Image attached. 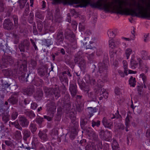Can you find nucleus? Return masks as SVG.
Masks as SVG:
<instances>
[{"mask_svg": "<svg viewBox=\"0 0 150 150\" xmlns=\"http://www.w3.org/2000/svg\"><path fill=\"white\" fill-rule=\"evenodd\" d=\"M107 0H98L96 3H93L91 0H81L80 7H86L89 5L92 8H103L106 11H112L113 13L123 15L127 13L132 16L140 17L141 14L139 13L138 7L134 5V2L140 3L134 0L132 4L123 0H113L111 4L106 3Z\"/></svg>", "mask_w": 150, "mask_h": 150, "instance_id": "nucleus-1", "label": "nucleus"}, {"mask_svg": "<svg viewBox=\"0 0 150 150\" xmlns=\"http://www.w3.org/2000/svg\"><path fill=\"white\" fill-rule=\"evenodd\" d=\"M47 107L48 110L47 114L48 116L44 115V118L49 121L52 119L54 114L56 112V106L52 100H49L48 101Z\"/></svg>", "mask_w": 150, "mask_h": 150, "instance_id": "nucleus-2", "label": "nucleus"}, {"mask_svg": "<svg viewBox=\"0 0 150 150\" xmlns=\"http://www.w3.org/2000/svg\"><path fill=\"white\" fill-rule=\"evenodd\" d=\"M21 62L18 61V66H20L21 68L18 70L16 69H14L13 70H11V73L12 75L11 76H12L14 78H16L19 75H20V74L21 73V71L23 69V71H25L27 70V62L24 59L22 62V63L21 64Z\"/></svg>", "mask_w": 150, "mask_h": 150, "instance_id": "nucleus-3", "label": "nucleus"}, {"mask_svg": "<svg viewBox=\"0 0 150 150\" xmlns=\"http://www.w3.org/2000/svg\"><path fill=\"white\" fill-rule=\"evenodd\" d=\"M98 71H97L98 74H96V76L97 77L99 75L98 72L100 74L101 76H105L107 74L108 68L107 60H104L102 62L99 63L98 64Z\"/></svg>", "mask_w": 150, "mask_h": 150, "instance_id": "nucleus-4", "label": "nucleus"}, {"mask_svg": "<svg viewBox=\"0 0 150 150\" xmlns=\"http://www.w3.org/2000/svg\"><path fill=\"white\" fill-rule=\"evenodd\" d=\"M99 132V135L102 139L107 141H111L112 133L110 131L107 130L104 131L103 129H100Z\"/></svg>", "mask_w": 150, "mask_h": 150, "instance_id": "nucleus-5", "label": "nucleus"}, {"mask_svg": "<svg viewBox=\"0 0 150 150\" xmlns=\"http://www.w3.org/2000/svg\"><path fill=\"white\" fill-rule=\"evenodd\" d=\"M30 42L27 39H25L21 41L18 45V48L20 52H24L25 49L27 50H29L30 49Z\"/></svg>", "mask_w": 150, "mask_h": 150, "instance_id": "nucleus-6", "label": "nucleus"}, {"mask_svg": "<svg viewBox=\"0 0 150 150\" xmlns=\"http://www.w3.org/2000/svg\"><path fill=\"white\" fill-rule=\"evenodd\" d=\"M26 73L21 71V73L20 74V75L18 76L19 79L21 82H23L27 81H33V78H31V75L30 74L27 73L26 76L25 77Z\"/></svg>", "mask_w": 150, "mask_h": 150, "instance_id": "nucleus-7", "label": "nucleus"}, {"mask_svg": "<svg viewBox=\"0 0 150 150\" xmlns=\"http://www.w3.org/2000/svg\"><path fill=\"white\" fill-rule=\"evenodd\" d=\"M139 63V69L145 74L147 73L149 70V67L147 63H143V61L140 57L137 58Z\"/></svg>", "mask_w": 150, "mask_h": 150, "instance_id": "nucleus-8", "label": "nucleus"}, {"mask_svg": "<svg viewBox=\"0 0 150 150\" xmlns=\"http://www.w3.org/2000/svg\"><path fill=\"white\" fill-rule=\"evenodd\" d=\"M4 28L8 31L13 30L15 27L13 22L9 19H6L3 23Z\"/></svg>", "mask_w": 150, "mask_h": 150, "instance_id": "nucleus-9", "label": "nucleus"}, {"mask_svg": "<svg viewBox=\"0 0 150 150\" xmlns=\"http://www.w3.org/2000/svg\"><path fill=\"white\" fill-rule=\"evenodd\" d=\"M94 39L91 36L85 38L83 42V45H86V49H91L93 47H95L93 44L94 42Z\"/></svg>", "mask_w": 150, "mask_h": 150, "instance_id": "nucleus-10", "label": "nucleus"}, {"mask_svg": "<svg viewBox=\"0 0 150 150\" xmlns=\"http://www.w3.org/2000/svg\"><path fill=\"white\" fill-rule=\"evenodd\" d=\"M64 36L65 38L71 42H75V35L69 29L67 28L65 30Z\"/></svg>", "mask_w": 150, "mask_h": 150, "instance_id": "nucleus-11", "label": "nucleus"}, {"mask_svg": "<svg viewBox=\"0 0 150 150\" xmlns=\"http://www.w3.org/2000/svg\"><path fill=\"white\" fill-rule=\"evenodd\" d=\"M2 62L3 65L6 67L7 65H11L13 64L14 60L11 56L7 55L3 57Z\"/></svg>", "mask_w": 150, "mask_h": 150, "instance_id": "nucleus-12", "label": "nucleus"}, {"mask_svg": "<svg viewBox=\"0 0 150 150\" xmlns=\"http://www.w3.org/2000/svg\"><path fill=\"white\" fill-rule=\"evenodd\" d=\"M89 90H88L87 93H88V97L92 101H96L97 98L99 96V92L100 89L95 88L94 91L95 93H94L92 92L88 93Z\"/></svg>", "mask_w": 150, "mask_h": 150, "instance_id": "nucleus-13", "label": "nucleus"}, {"mask_svg": "<svg viewBox=\"0 0 150 150\" xmlns=\"http://www.w3.org/2000/svg\"><path fill=\"white\" fill-rule=\"evenodd\" d=\"M1 81H2L1 84L2 91L5 92H11V83H10L8 81H4L3 80H2Z\"/></svg>", "mask_w": 150, "mask_h": 150, "instance_id": "nucleus-14", "label": "nucleus"}, {"mask_svg": "<svg viewBox=\"0 0 150 150\" xmlns=\"http://www.w3.org/2000/svg\"><path fill=\"white\" fill-rule=\"evenodd\" d=\"M19 122L20 125L23 128H27L28 127L29 121L27 117L24 116H21L19 118Z\"/></svg>", "mask_w": 150, "mask_h": 150, "instance_id": "nucleus-15", "label": "nucleus"}, {"mask_svg": "<svg viewBox=\"0 0 150 150\" xmlns=\"http://www.w3.org/2000/svg\"><path fill=\"white\" fill-rule=\"evenodd\" d=\"M69 90L72 97L74 98L78 93L77 86L76 84L70 83Z\"/></svg>", "mask_w": 150, "mask_h": 150, "instance_id": "nucleus-16", "label": "nucleus"}, {"mask_svg": "<svg viewBox=\"0 0 150 150\" xmlns=\"http://www.w3.org/2000/svg\"><path fill=\"white\" fill-rule=\"evenodd\" d=\"M17 96V93L13 94L8 99V101L12 105H17L18 102V98Z\"/></svg>", "mask_w": 150, "mask_h": 150, "instance_id": "nucleus-17", "label": "nucleus"}, {"mask_svg": "<svg viewBox=\"0 0 150 150\" xmlns=\"http://www.w3.org/2000/svg\"><path fill=\"white\" fill-rule=\"evenodd\" d=\"M64 39L63 33L62 31H59L57 34L56 43L57 45H60L62 44Z\"/></svg>", "mask_w": 150, "mask_h": 150, "instance_id": "nucleus-18", "label": "nucleus"}, {"mask_svg": "<svg viewBox=\"0 0 150 150\" xmlns=\"http://www.w3.org/2000/svg\"><path fill=\"white\" fill-rule=\"evenodd\" d=\"M35 91V87L33 85L29 86L23 90V91L25 94L29 96H31Z\"/></svg>", "mask_w": 150, "mask_h": 150, "instance_id": "nucleus-19", "label": "nucleus"}, {"mask_svg": "<svg viewBox=\"0 0 150 150\" xmlns=\"http://www.w3.org/2000/svg\"><path fill=\"white\" fill-rule=\"evenodd\" d=\"M86 82L91 86H96L97 85L96 80L89 75H87L85 77Z\"/></svg>", "mask_w": 150, "mask_h": 150, "instance_id": "nucleus-20", "label": "nucleus"}, {"mask_svg": "<svg viewBox=\"0 0 150 150\" xmlns=\"http://www.w3.org/2000/svg\"><path fill=\"white\" fill-rule=\"evenodd\" d=\"M102 122L105 127L111 129L113 127V122H111L110 120H108L105 117H104L103 118Z\"/></svg>", "mask_w": 150, "mask_h": 150, "instance_id": "nucleus-21", "label": "nucleus"}, {"mask_svg": "<svg viewBox=\"0 0 150 150\" xmlns=\"http://www.w3.org/2000/svg\"><path fill=\"white\" fill-rule=\"evenodd\" d=\"M88 120L86 118L81 117L80 120V125L81 127L83 130H87V125L88 122Z\"/></svg>", "mask_w": 150, "mask_h": 150, "instance_id": "nucleus-22", "label": "nucleus"}, {"mask_svg": "<svg viewBox=\"0 0 150 150\" xmlns=\"http://www.w3.org/2000/svg\"><path fill=\"white\" fill-rule=\"evenodd\" d=\"M83 52L81 51H79L76 53L74 56V60L75 63H78L79 61L81 59H84L83 58Z\"/></svg>", "mask_w": 150, "mask_h": 150, "instance_id": "nucleus-23", "label": "nucleus"}, {"mask_svg": "<svg viewBox=\"0 0 150 150\" xmlns=\"http://www.w3.org/2000/svg\"><path fill=\"white\" fill-rule=\"evenodd\" d=\"M38 73L41 77L45 76L47 73V69L44 67L39 68L38 69Z\"/></svg>", "mask_w": 150, "mask_h": 150, "instance_id": "nucleus-24", "label": "nucleus"}, {"mask_svg": "<svg viewBox=\"0 0 150 150\" xmlns=\"http://www.w3.org/2000/svg\"><path fill=\"white\" fill-rule=\"evenodd\" d=\"M59 77L60 80L63 84H65L67 86H68L69 80L66 75L62 74Z\"/></svg>", "mask_w": 150, "mask_h": 150, "instance_id": "nucleus-25", "label": "nucleus"}, {"mask_svg": "<svg viewBox=\"0 0 150 150\" xmlns=\"http://www.w3.org/2000/svg\"><path fill=\"white\" fill-rule=\"evenodd\" d=\"M23 140L25 141H26L27 139L30 136L31 133L28 130L25 129L23 131Z\"/></svg>", "mask_w": 150, "mask_h": 150, "instance_id": "nucleus-26", "label": "nucleus"}, {"mask_svg": "<svg viewBox=\"0 0 150 150\" xmlns=\"http://www.w3.org/2000/svg\"><path fill=\"white\" fill-rule=\"evenodd\" d=\"M11 17L13 20L15 28L16 29L18 28L20 29L21 26L18 23V16L16 15H13L11 16Z\"/></svg>", "mask_w": 150, "mask_h": 150, "instance_id": "nucleus-27", "label": "nucleus"}, {"mask_svg": "<svg viewBox=\"0 0 150 150\" xmlns=\"http://www.w3.org/2000/svg\"><path fill=\"white\" fill-rule=\"evenodd\" d=\"M78 66L80 68L81 71L83 70L86 69V62L84 59H81L79 61L78 63Z\"/></svg>", "mask_w": 150, "mask_h": 150, "instance_id": "nucleus-28", "label": "nucleus"}, {"mask_svg": "<svg viewBox=\"0 0 150 150\" xmlns=\"http://www.w3.org/2000/svg\"><path fill=\"white\" fill-rule=\"evenodd\" d=\"M35 98L38 100H41L43 96V93L42 90L40 89H38L35 95Z\"/></svg>", "mask_w": 150, "mask_h": 150, "instance_id": "nucleus-29", "label": "nucleus"}, {"mask_svg": "<svg viewBox=\"0 0 150 150\" xmlns=\"http://www.w3.org/2000/svg\"><path fill=\"white\" fill-rule=\"evenodd\" d=\"M119 43V40L115 41L113 39H111L109 41V47L112 48L117 47Z\"/></svg>", "mask_w": 150, "mask_h": 150, "instance_id": "nucleus-30", "label": "nucleus"}, {"mask_svg": "<svg viewBox=\"0 0 150 150\" xmlns=\"http://www.w3.org/2000/svg\"><path fill=\"white\" fill-rule=\"evenodd\" d=\"M38 136L40 138L44 141H46L48 139L47 134L44 131H40L38 133Z\"/></svg>", "mask_w": 150, "mask_h": 150, "instance_id": "nucleus-31", "label": "nucleus"}, {"mask_svg": "<svg viewBox=\"0 0 150 150\" xmlns=\"http://www.w3.org/2000/svg\"><path fill=\"white\" fill-rule=\"evenodd\" d=\"M87 110L88 113V117L90 118L93 115V113L97 111V109L96 108L91 107H88Z\"/></svg>", "mask_w": 150, "mask_h": 150, "instance_id": "nucleus-32", "label": "nucleus"}, {"mask_svg": "<svg viewBox=\"0 0 150 150\" xmlns=\"http://www.w3.org/2000/svg\"><path fill=\"white\" fill-rule=\"evenodd\" d=\"M71 103L70 102L65 103L64 105L63 106V109L64 111H66V112H69L71 109Z\"/></svg>", "mask_w": 150, "mask_h": 150, "instance_id": "nucleus-33", "label": "nucleus"}, {"mask_svg": "<svg viewBox=\"0 0 150 150\" xmlns=\"http://www.w3.org/2000/svg\"><path fill=\"white\" fill-rule=\"evenodd\" d=\"M2 72L6 77H9L11 76L12 75L11 73V69H3L2 70Z\"/></svg>", "mask_w": 150, "mask_h": 150, "instance_id": "nucleus-34", "label": "nucleus"}, {"mask_svg": "<svg viewBox=\"0 0 150 150\" xmlns=\"http://www.w3.org/2000/svg\"><path fill=\"white\" fill-rule=\"evenodd\" d=\"M130 62L131 67L132 69H135L137 67L138 63L134 59L132 58Z\"/></svg>", "mask_w": 150, "mask_h": 150, "instance_id": "nucleus-35", "label": "nucleus"}, {"mask_svg": "<svg viewBox=\"0 0 150 150\" xmlns=\"http://www.w3.org/2000/svg\"><path fill=\"white\" fill-rule=\"evenodd\" d=\"M9 115L6 113H3L2 115V120L4 124H6L9 120Z\"/></svg>", "mask_w": 150, "mask_h": 150, "instance_id": "nucleus-36", "label": "nucleus"}, {"mask_svg": "<svg viewBox=\"0 0 150 150\" xmlns=\"http://www.w3.org/2000/svg\"><path fill=\"white\" fill-rule=\"evenodd\" d=\"M53 93L56 99L59 97L60 96V91L59 88L57 87L53 88Z\"/></svg>", "mask_w": 150, "mask_h": 150, "instance_id": "nucleus-37", "label": "nucleus"}, {"mask_svg": "<svg viewBox=\"0 0 150 150\" xmlns=\"http://www.w3.org/2000/svg\"><path fill=\"white\" fill-rule=\"evenodd\" d=\"M112 150H120L119 144L116 141L113 139L112 144Z\"/></svg>", "mask_w": 150, "mask_h": 150, "instance_id": "nucleus-38", "label": "nucleus"}, {"mask_svg": "<svg viewBox=\"0 0 150 150\" xmlns=\"http://www.w3.org/2000/svg\"><path fill=\"white\" fill-rule=\"evenodd\" d=\"M99 92V96H100L102 95V96L105 99H107L108 98V93L106 91V90L103 88L102 89H100Z\"/></svg>", "mask_w": 150, "mask_h": 150, "instance_id": "nucleus-39", "label": "nucleus"}, {"mask_svg": "<svg viewBox=\"0 0 150 150\" xmlns=\"http://www.w3.org/2000/svg\"><path fill=\"white\" fill-rule=\"evenodd\" d=\"M24 113L26 116L29 117L30 119H32L35 116V114L32 111H26L24 112Z\"/></svg>", "mask_w": 150, "mask_h": 150, "instance_id": "nucleus-40", "label": "nucleus"}, {"mask_svg": "<svg viewBox=\"0 0 150 150\" xmlns=\"http://www.w3.org/2000/svg\"><path fill=\"white\" fill-rule=\"evenodd\" d=\"M76 110L79 112H82L84 109V106L82 103H77L76 105Z\"/></svg>", "mask_w": 150, "mask_h": 150, "instance_id": "nucleus-41", "label": "nucleus"}, {"mask_svg": "<svg viewBox=\"0 0 150 150\" xmlns=\"http://www.w3.org/2000/svg\"><path fill=\"white\" fill-rule=\"evenodd\" d=\"M53 88L45 87L44 89L45 93L47 96L52 94Z\"/></svg>", "mask_w": 150, "mask_h": 150, "instance_id": "nucleus-42", "label": "nucleus"}, {"mask_svg": "<svg viewBox=\"0 0 150 150\" xmlns=\"http://www.w3.org/2000/svg\"><path fill=\"white\" fill-rule=\"evenodd\" d=\"M32 81H33V83L35 85L38 86L42 85L43 83V80L39 78L34 80L33 79Z\"/></svg>", "mask_w": 150, "mask_h": 150, "instance_id": "nucleus-43", "label": "nucleus"}, {"mask_svg": "<svg viewBox=\"0 0 150 150\" xmlns=\"http://www.w3.org/2000/svg\"><path fill=\"white\" fill-rule=\"evenodd\" d=\"M37 27L38 31L39 32H41L43 29V23L40 21H37Z\"/></svg>", "mask_w": 150, "mask_h": 150, "instance_id": "nucleus-44", "label": "nucleus"}, {"mask_svg": "<svg viewBox=\"0 0 150 150\" xmlns=\"http://www.w3.org/2000/svg\"><path fill=\"white\" fill-rule=\"evenodd\" d=\"M81 71L75 72L76 75L78 77L77 79L78 83L80 87L83 86V83L81 80L80 79V76L81 75Z\"/></svg>", "mask_w": 150, "mask_h": 150, "instance_id": "nucleus-45", "label": "nucleus"}, {"mask_svg": "<svg viewBox=\"0 0 150 150\" xmlns=\"http://www.w3.org/2000/svg\"><path fill=\"white\" fill-rule=\"evenodd\" d=\"M88 132L90 136L92 137L95 140H96L98 138V135L94 131H88Z\"/></svg>", "mask_w": 150, "mask_h": 150, "instance_id": "nucleus-46", "label": "nucleus"}, {"mask_svg": "<svg viewBox=\"0 0 150 150\" xmlns=\"http://www.w3.org/2000/svg\"><path fill=\"white\" fill-rule=\"evenodd\" d=\"M35 16L40 19L42 20L44 18L41 11L37 10L35 13Z\"/></svg>", "mask_w": 150, "mask_h": 150, "instance_id": "nucleus-47", "label": "nucleus"}, {"mask_svg": "<svg viewBox=\"0 0 150 150\" xmlns=\"http://www.w3.org/2000/svg\"><path fill=\"white\" fill-rule=\"evenodd\" d=\"M29 128L33 134H34L36 131L37 129L36 125L32 123L30 124Z\"/></svg>", "mask_w": 150, "mask_h": 150, "instance_id": "nucleus-48", "label": "nucleus"}, {"mask_svg": "<svg viewBox=\"0 0 150 150\" xmlns=\"http://www.w3.org/2000/svg\"><path fill=\"white\" fill-rule=\"evenodd\" d=\"M116 30H114V31L111 30H109L108 31V34L110 38H114L116 34Z\"/></svg>", "mask_w": 150, "mask_h": 150, "instance_id": "nucleus-49", "label": "nucleus"}, {"mask_svg": "<svg viewBox=\"0 0 150 150\" xmlns=\"http://www.w3.org/2000/svg\"><path fill=\"white\" fill-rule=\"evenodd\" d=\"M129 84L131 86L134 87L136 85L135 78L131 76L129 80Z\"/></svg>", "mask_w": 150, "mask_h": 150, "instance_id": "nucleus-50", "label": "nucleus"}, {"mask_svg": "<svg viewBox=\"0 0 150 150\" xmlns=\"http://www.w3.org/2000/svg\"><path fill=\"white\" fill-rule=\"evenodd\" d=\"M96 50V47H93L91 48V49H89L88 51V53L89 55L88 57L89 58L93 56V54Z\"/></svg>", "mask_w": 150, "mask_h": 150, "instance_id": "nucleus-51", "label": "nucleus"}, {"mask_svg": "<svg viewBox=\"0 0 150 150\" xmlns=\"http://www.w3.org/2000/svg\"><path fill=\"white\" fill-rule=\"evenodd\" d=\"M5 4L3 0H0V12H4L5 8Z\"/></svg>", "mask_w": 150, "mask_h": 150, "instance_id": "nucleus-52", "label": "nucleus"}, {"mask_svg": "<svg viewBox=\"0 0 150 150\" xmlns=\"http://www.w3.org/2000/svg\"><path fill=\"white\" fill-rule=\"evenodd\" d=\"M29 66L31 67L33 69H35L37 65V62L36 61L33 59H31L30 61V63L29 64Z\"/></svg>", "mask_w": 150, "mask_h": 150, "instance_id": "nucleus-53", "label": "nucleus"}, {"mask_svg": "<svg viewBox=\"0 0 150 150\" xmlns=\"http://www.w3.org/2000/svg\"><path fill=\"white\" fill-rule=\"evenodd\" d=\"M19 146H18V148ZM20 148H23L25 149H27V150H36L35 149V147L34 146H32V147H30L28 145L27 146H24L23 144H22L21 146H19Z\"/></svg>", "mask_w": 150, "mask_h": 150, "instance_id": "nucleus-54", "label": "nucleus"}, {"mask_svg": "<svg viewBox=\"0 0 150 150\" xmlns=\"http://www.w3.org/2000/svg\"><path fill=\"white\" fill-rule=\"evenodd\" d=\"M27 1V0H19L18 1L19 4V6L21 9H23Z\"/></svg>", "mask_w": 150, "mask_h": 150, "instance_id": "nucleus-55", "label": "nucleus"}, {"mask_svg": "<svg viewBox=\"0 0 150 150\" xmlns=\"http://www.w3.org/2000/svg\"><path fill=\"white\" fill-rule=\"evenodd\" d=\"M123 63L124 66V72L126 74V75H128L127 71V62L126 61H123Z\"/></svg>", "mask_w": 150, "mask_h": 150, "instance_id": "nucleus-56", "label": "nucleus"}, {"mask_svg": "<svg viewBox=\"0 0 150 150\" xmlns=\"http://www.w3.org/2000/svg\"><path fill=\"white\" fill-rule=\"evenodd\" d=\"M7 12L6 13V16L7 17H9L11 16V12L12 11L13 8L10 6H8L7 8Z\"/></svg>", "mask_w": 150, "mask_h": 150, "instance_id": "nucleus-57", "label": "nucleus"}, {"mask_svg": "<svg viewBox=\"0 0 150 150\" xmlns=\"http://www.w3.org/2000/svg\"><path fill=\"white\" fill-rule=\"evenodd\" d=\"M15 137L18 139H20L22 137L21 132L19 131L16 130L15 133Z\"/></svg>", "mask_w": 150, "mask_h": 150, "instance_id": "nucleus-58", "label": "nucleus"}, {"mask_svg": "<svg viewBox=\"0 0 150 150\" xmlns=\"http://www.w3.org/2000/svg\"><path fill=\"white\" fill-rule=\"evenodd\" d=\"M9 140L5 141L4 142L6 145L10 147L12 146L13 145V140H11V139L9 138Z\"/></svg>", "mask_w": 150, "mask_h": 150, "instance_id": "nucleus-59", "label": "nucleus"}, {"mask_svg": "<svg viewBox=\"0 0 150 150\" xmlns=\"http://www.w3.org/2000/svg\"><path fill=\"white\" fill-rule=\"evenodd\" d=\"M18 113L15 110L13 111L11 115V119L13 120H15L18 117Z\"/></svg>", "mask_w": 150, "mask_h": 150, "instance_id": "nucleus-60", "label": "nucleus"}, {"mask_svg": "<svg viewBox=\"0 0 150 150\" xmlns=\"http://www.w3.org/2000/svg\"><path fill=\"white\" fill-rule=\"evenodd\" d=\"M14 82V83L13 84L11 83V90H11H14L17 89L18 87V86L17 84L15 83V81L12 80Z\"/></svg>", "mask_w": 150, "mask_h": 150, "instance_id": "nucleus-61", "label": "nucleus"}, {"mask_svg": "<svg viewBox=\"0 0 150 150\" xmlns=\"http://www.w3.org/2000/svg\"><path fill=\"white\" fill-rule=\"evenodd\" d=\"M132 52V50L131 48H128L126 50L125 53L127 59H129V55L131 54Z\"/></svg>", "mask_w": 150, "mask_h": 150, "instance_id": "nucleus-62", "label": "nucleus"}, {"mask_svg": "<svg viewBox=\"0 0 150 150\" xmlns=\"http://www.w3.org/2000/svg\"><path fill=\"white\" fill-rule=\"evenodd\" d=\"M58 134V131L55 129H53L51 133V135L53 138H54L55 136L57 137Z\"/></svg>", "mask_w": 150, "mask_h": 150, "instance_id": "nucleus-63", "label": "nucleus"}, {"mask_svg": "<svg viewBox=\"0 0 150 150\" xmlns=\"http://www.w3.org/2000/svg\"><path fill=\"white\" fill-rule=\"evenodd\" d=\"M77 135V132L76 130L72 131L70 136V137L71 140H73L75 138Z\"/></svg>", "mask_w": 150, "mask_h": 150, "instance_id": "nucleus-64", "label": "nucleus"}]
</instances>
